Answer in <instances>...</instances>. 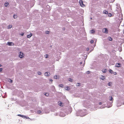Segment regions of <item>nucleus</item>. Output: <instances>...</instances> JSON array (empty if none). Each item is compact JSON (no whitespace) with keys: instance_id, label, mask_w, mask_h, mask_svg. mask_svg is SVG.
I'll return each mask as SVG.
<instances>
[{"instance_id":"nucleus-1","label":"nucleus","mask_w":124,"mask_h":124,"mask_svg":"<svg viewBox=\"0 0 124 124\" xmlns=\"http://www.w3.org/2000/svg\"><path fill=\"white\" fill-rule=\"evenodd\" d=\"M79 3L80 5L82 7H85V5L83 4V2L82 0H80Z\"/></svg>"},{"instance_id":"nucleus-2","label":"nucleus","mask_w":124,"mask_h":124,"mask_svg":"<svg viewBox=\"0 0 124 124\" xmlns=\"http://www.w3.org/2000/svg\"><path fill=\"white\" fill-rule=\"evenodd\" d=\"M102 31L103 32L105 33L106 34L108 33V30L106 28H104L102 30Z\"/></svg>"},{"instance_id":"nucleus-3","label":"nucleus","mask_w":124,"mask_h":124,"mask_svg":"<svg viewBox=\"0 0 124 124\" xmlns=\"http://www.w3.org/2000/svg\"><path fill=\"white\" fill-rule=\"evenodd\" d=\"M24 54L23 53H22L21 52H20V54H19V57L21 58H22L23 57Z\"/></svg>"},{"instance_id":"nucleus-4","label":"nucleus","mask_w":124,"mask_h":124,"mask_svg":"<svg viewBox=\"0 0 124 124\" xmlns=\"http://www.w3.org/2000/svg\"><path fill=\"white\" fill-rule=\"evenodd\" d=\"M7 43V44L9 46H13L14 45V43L12 42H8Z\"/></svg>"},{"instance_id":"nucleus-5","label":"nucleus","mask_w":124,"mask_h":124,"mask_svg":"<svg viewBox=\"0 0 124 124\" xmlns=\"http://www.w3.org/2000/svg\"><path fill=\"white\" fill-rule=\"evenodd\" d=\"M121 66V65L119 63H116V66L117 67H120Z\"/></svg>"},{"instance_id":"nucleus-6","label":"nucleus","mask_w":124,"mask_h":124,"mask_svg":"<svg viewBox=\"0 0 124 124\" xmlns=\"http://www.w3.org/2000/svg\"><path fill=\"white\" fill-rule=\"evenodd\" d=\"M60 78V76H58V77L57 75L54 76V78L55 79H59Z\"/></svg>"},{"instance_id":"nucleus-7","label":"nucleus","mask_w":124,"mask_h":124,"mask_svg":"<svg viewBox=\"0 0 124 124\" xmlns=\"http://www.w3.org/2000/svg\"><path fill=\"white\" fill-rule=\"evenodd\" d=\"M32 34L31 33H30L29 35L27 36V37L28 38H30L32 36Z\"/></svg>"},{"instance_id":"nucleus-8","label":"nucleus","mask_w":124,"mask_h":124,"mask_svg":"<svg viewBox=\"0 0 124 124\" xmlns=\"http://www.w3.org/2000/svg\"><path fill=\"white\" fill-rule=\"evenodd\" d=\"M103 13L105 14H108V12L106 10H104L103 11Z\"/></svg>"},{"instance_id":"nucleus-9","label":"nucleus","mask_w":124,"mask_h":124,"mask_svg":"<svg viewBox=\"0 0 124 124\" xmlns=\"http://www.w3.org/2000/svg\"><path fill=\"white\" fill-rule=\"evenodd\" d=\"M48 73H49V74H50V73H49V72H46L45 73V75L46 76H49V75Z\"/></svg>"},{"instance_id":"nucleus-10","label":"nucleus","mask_w":124,"mask_h":124,"mask_svg":"<svg viewBox=\"0 0 124 124\" xmlns=\"http://www.w3.org/2000/svg\"><path fill=\"white\" fill-rule=\"evenodd\" d=\"M107 71V70L105 69H103L102 70V71L104 73H105Z\"/></svg>"},{"instance_id":"nucleus-11","label":"nucleus","mask_w":124,"mask_h":124,"mask_svg":"<svg viewBox=\"0 0 124 124\" xmlns=\"http://www.w3.org/2000/svg\"><path fill=\"white\" fill-rule=\"evenodd\" d=\"M18 116H20L21 117H22L23 118H24V117H25V116L23 115H20V114H19V115H18Z\"/></svg>"},{"instance_id":"nucleus-12","label":"nucleus","mask_w":124,"mask_h":124,"mask_svg":"<svg viewBox=\"0 0 124 124\" xmlns=\"http://www.w3.org/2000/svg\"><path fill=\"white\" fill-rule=\"evenodd\" d=\"M109 72L111 74H113V71L111 70L110 69L109 70Z\"/></svg>"},{"instance_id":"nucleus-13","label":"nucleus","mask_w":124,"mask_h":124,"mask_svg":"<svg viewBox=\"0 0 124 124\" xmlns=\"http://www.w3.org/2000/svg\"><path fill=\"white\" fill-rule=\"evenodd\" d=\"M109 98H110V99H109V100L110 101H113V99L112 98V96H110L109 97Z\"/></svg>"},{"instance_id":"nucleus-14","label":"nucleus","mask_w":124,"mask_h":124,"mask_svg":"<svg viewBox=\"0 0 124 124\" xmlns=\"http://www.w3.org/2000/svg\"><path fill=\"white\" fill-rule=\"evenodd\" d=\"M9 4V3L8 2H5L4 5L5 7H7Z\"/></svg>"},{"instance_id":"nucleus-15","label":"nucleus","mask_w":124,"mask_h":124,"mask_svg":"<svg viewBox=\"0 0 124 124\" xmlns=\"http://www.w3.org/2000/svg\"><path fill=\"white\" fill-rule=\"evenodd\" d=\"M63 85L62 84H60L59 85V87H63Z\"/></svg>"},{"instance_id":"nucleus-16","label":"nucleus","mask_w":124,"mask_h":124,"mask_svg":"<svg viewBox=\"0 0 124 124\" xmlns=\"http://www.w3.org/2000/svg\"><path fill=\"white\" fill-rule=\"evenodd\" d=\"M12 26L11 25H9L7 26V28L8 29L11 28L12 27Z\"/></svg>"},{"instance_id":"nucleus-17","label":"nucleus","mask_w":124,"mask_h":124,"mask_svg":"<svg viewBox=\"0 0 124 124\" xmlns=\"http://www.w3.org/2000/svg\"><path fill=\"white\" fill-rule=\"evenodd\" d=\"M8 81L9 82L11 83L13 81L12 80H11V79H9L8 80Z\"/></svg>"},{"instance_id":"nucleus-18","label":"nucleus","mask_w":124,"mask_h":124,"mask_svg":"<svg viewBox=\"0 0 124 124\" xmlns=\"http://www.w3.org/2000/svg\"><path fill=\"white\" fill-rule=\"evenodd\" d=\"M90 32L91 33H93L95 31L93 30H92L90 31Z\"/></svg>"},{"instance_id":"nucleus-19","label":"nucleus","mask_w":124,"mask_h":124,"mask_svg":"<svg viewBox=\"0 0 124 124\" xmlns=\"http://www.w3.org/2000/svg\"><path fill=\"white\" fill-rule=\"evenodd\" d=\"M62 103L60 101H59L58 102V104L60 106H61L62 105Z\"/></svg>"},{"instance_id":"nucleus-20","label":"nucleus","mask_w":124,"mask_h":124,"mask_svg":"<svg viewBox=\"0 0 124 124\" xmlns=\"http://www.w3.org/2000/svg\"><path fill=\"white\" fill-rule=\"evenodd\" d=\"M105 78H104V77L103 76H101V79H102L103 80Z\"/></svg>"},{"instance_id":"nucleus-21","label":"nucleus","mask_w":124,"mask_h":124,"mask_svg":"<svg viewBox=\"0 0 124 124\" xmlns=\"http://www.w3.org/2000/svg\"><path fill=\"white\" fill-rule=\"evenodd\" d=\"M69 87H65V89L66 90H68Z\"/></svg>"},{"instance_id":"nucleus-22","label":"nucleus","mask_w":124,"mask_h":124,"mask_svg":"<svg viewBox=\"0 0 124 124\" xmlns=\"http://www.w3.org/2000/svg\"><path fill=\"white\" fill-rule=\"evenodd\" d=\"M37 73L38 75H41L42 74L41 72L39 71Z\"/></svg>"},{"instance_id":"nucleus-23","label":"nucleus","mask_w":124,"mask_h":124,"mask_svg":"<svg viewBox=\"0 0 124 124\" xmlns=\"http://www.w3.org/2000/svg\"><path fill=\"white\" fill-rule=\"evenodd\" d=\"M108 39L110 41H111L112 40V38L110 37H109L108 38Z\"/></svg>"},{"instance_id":"nucleus-24","label":"nucleus","mask_w":124,"mask_h":124,"mask_svg":"<svg viewBox=\"0 0 124 124\" xmlns=\"http://www.w3.org/2000/svg\"><path fill=\"white\" fill-rule=\"evenodd\" d=\"M14 18H15V19H16V18L17 17V16L16 15H14Z\"/></svg>"},{"instance_id":"nucleus-25","label":"nucleus","mask_w":124,"mask_h":124,"mask_svg":"<svg viewBox=\"0 0 124 124\" xmlns=\"http://www.w3.org/2000/svg\"><path fill=\"white\" fill-rule=\"evenodd\" d=\"M49 33V31H46L45 32V33L46 34H48Z\"/></svg>"},{"instance_id":"nucleus-26","label":"nucleus","mask_w":124,"mask_h":124,"mask_svg":"<svg viewBox=\"0 0 124 124\" xmlns=\"http://www.w3.org/2000/svg\"><path fill=\"white\" fill-rule=\"evenodd\" d=\"M111 84V83L110 82L108 84V85L109 86H110Z\"/></svg>"},{"instance_id":"nucleus-27","label":"nucleus","mask_w":124,"mask_h":124,"mask_svg":"<svg viewBox=\"0 0 124 124\" xmlns=\"http://www.w3.org/2000/svg\"><path fill=\"white\" fill-rule=\"evenodd\" d=\"M90 42L91 44H92L93 42V40H91L90 41Z\"/></svg>"},{"instance_id":"nucleus-28","label":"nucleus","mask_w":124,"mask_h":124,"mask_svg":"<svg viewBox=\"0 0 124 124\" xmlns=\"http://www.w3.org/2000/svg\"><path fill=\"white\" fill-rule=\"evenodd\" d=\"M41 111H40V110H39V111H37V112L38 113H41Z\"/></svg>"},{"instance_id":"nucleus-29","label":"nucleus","mask_w":124,"mask_h":124,"mask_svg":"<svg viewBox=\"0 0 124 124\" xmlns=\"http://www.w3.org/2000/svg\"><path fill=\"white\" fill-rule=\"evenodd\" d=\"M69 81L72 82V79H71V78H69Z\"/></svg>"},{"instance_id":"nucleus-30","label":"nucleus","mask_w":124,"mask_h":124,"mask_svg":"<svg viewBox=\"0 0 124 124\" xmlns=\"http://www.w3.org/2000/svg\"><path fill=\"white\" fill-rule=\"evenodd\" d=\"M80 83H78L76 84V85L77 86H79Z\"/></svg>"},{"instance_id":"nucleus-31","label":"nucleus","mask_w":124,"mask_h":124,"mask_svg":"<svg viewBox=\"0 0 124 124\" xmlns=\"http://www.w3.org/2000/svg\"><path fill=\"white\" fill-rule=\"evenodd\" d=\"M45 95L46 96H48L49 95L48 93H45Z\"/></svg>"},{"instance_id":"nucleus-32","label":"nucleus","mask_w":124,"mask_h":124,"mask_svg":"<svg viewBox=\"0 0 124 124\" xmlns=\"http://www.w3.org/2000/svg\"><path fill=\"white\" fill-rule=\"evenodd\" d=\"M86 73L87 74H89L90 73V72L89 71H87L86 72Z\"/></svg>"},{"instance_id":"nucleus-33","label":"nucleus","mask_w":124,"mask_h":124,"mask_svg":"<svg viewBox=\"0 0 124 124\" xmlns=\"http://www.w3.org/2000/svg\"><path fill=\"white\" fill-rule=\"evenodd\" d=\"M113 74L114 75H116L117 74L116 73V72H113Z\"/></svg>"},{"instance_id":"nucleus-34","label":"nucleus","mask_w":124,"mask_h":124,"mask_svg":"<svg viewBox=\"0 0 124 124\" xmlns=\"http://www.w3.org/2000/svg\"><path fill=\"white\" fill-rule=\"evenodd\" d=\"M47 54H46L45 55V58H47Z\"/></svg>"},{"instance_id":"nucleus-35","label":"nucleus","mask_w":124,"mask_h":124,"mask_svg":"<svg viewBox=\"0 0 124 124\" xmlns=\"http://www.w3.org/2000/svg\"><path fill=\"white\" fill-rule=\"evenodd\" d=\"M2 68H0V72L1 71H2Z\"/></svg>"},{"instance_id":"nucleus-36","label":"nucleus","mask_w":124,"mask_h":124,"mask_svg":"<svg viewBox=\"0 0 124 124\" xmlns=\"http://www.w3.org/2000/svg\"><path fill=\"white\" fill-rule=\"evenodd\" d=\"M24 33H22V34H21V35H22V36H23L24 35Z\"/></svg>"},{"instance_id":"nucleus-37","label":"nucleus","mask_w":124,"mask_h":124,"mask_svg":"<svg viewBox=\"0 0 124 124\" xmlns=\"http://www.w3.org/2000/svg\"><path fill=\"white\" fill-rule=\"evenodd\" d=\"M109 15H110V16H112V14H110V13H109Z\"/></svg>"},{"instance_id":"nucleus-38","label":"nucleus","mask_w":124,"mask_h":124,"mask_svg":"<svg viewBox=\"0 0 124 124\" xmlns=\"http://www.w3.org/2000/svg\"><path fill=\"white\" fill-rule=\"evenodd\" d=\"M99 104L100 105H101L102 104V103L101 102H100L99 103Z\"/></svg>"},{"instance_id":"nucleus-39","label":"nucleus","mask_w":124,"mask_h":124,"mask_svg":"<svg viewBox=\"0 0 124 124\" xmlns=\"http://www.w3.org/2000/svg\"><path fill=\"white\" fill-rule=\"evenodd\" d=\"M50 81H53V80L51 79H50Z\"/></svg>"},{"instance_id":"nucleus-40","label":"nucleus","mask_w":124,"mask_h":124,"mask_svg":"<svg viewBox=\"0 0 124 124\" xmlns=\"http://www.w3.org/2000/svg\"><path fill=\"white\" fill-rule=\"evenodd\" d=\"M80 64H82V62H81L80 63Z\"/></svg>"},{"instance_id":"nucleus-41","label":"nucleus","mask_w":124,"mask_h":124,"mask_svg":"<svg viewBox=\"0 0 124 124\" xmlns=\"http://www.w3.org/2000/svg\"><path fill=\"white\" fill-rule=\"evenodd\" d=\"M63 30H65V28H63Z\"/></svg>"},{"instance_id":"nucleus-42","label":"nucleus","mask_w":124,"mask_h":124,"mask_svg":"<svg viewBox=\"0 0 124 124\" xmlns=\"http://www.w3.org/2000/svg\"><path fill=\"white\" fill-rule=\"evenodd\" d=\"M90 19L91 20H92V17L91 18H90Z\"/></svg>"},{"instance_id":"nucleus-43","label":"nucleus","mask_w":124,"mask_h":124,"mask_svg":"<svg viewBox=\"0 0 124 124\" xmlns=\"http://www.w3.org/2000/svg\"><path fill=\"white\" fill-rule=\"evenodd\" d=\"M1 66V65L0 64V67Z\"/></svg>"}]
</instances>
